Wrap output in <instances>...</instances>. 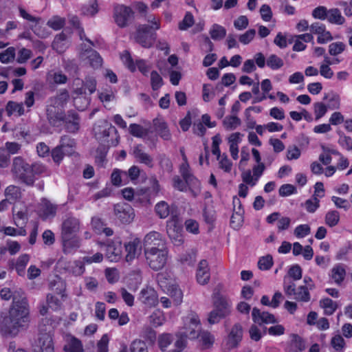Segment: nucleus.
Wrapping results in <instances>:
<instances>
[{
	"mask_svg": "<svg viewBox=\"0 0 352 352\" xmlns=\"http://www.w3.org/2000/svg\"><path fill=\"white\" fill-rule=\"evenodd\" d=\"M319 202L320 201L317 197L314 196L311 199H307L305 202L304 206L307 212L313 213L319 207Z\"/></svg>",
	"mask_w": 352,
	"mask_h": 352,
	"instance_id": "nucleus-63",
	"label": "nucleus"
},
{
	"mask_svg": "<svg viewBox=\"0 0 352 352\" xmlns=\"http://www.w3.org/2000/svg\"><path fill=\"white\" fill-rule=\"evenodd\" d=\"M70 272L74 276H81L85 271L83 261H75L70 266Z\"/></svg>",
	"mask_w": 352,
	"mask_h": 352,
	"instance_id": "nucleus-58",
	"label": "nucleus"
},
{
	"mask_svg": "<svg viewBox=\"0 0 352 352\" xmlns=\"http://www.w3.org/2000/svg\"><path fill=\"white\" fill-rule=\"evenodd\" d=\"M63 122L69 133H76L79 129V117L74 111H69L67 116H65Z\"/></svg>",
	"mask_w": 352,
	"mask_h": 352,
	"instance_id": "nucleus-21",
	"label": "nucleus"
},
{
	"mask_svg": "<svg viewBox=\"0 0 352 352\" xmlns=\"http://www.w3.org/2000/svg\"><path fill=\"white\" fill-rule=\"evenodd\" d=\"M314 109L316 120H318L326 114L328 107L324 103L318 102L314 103Z\"/></svg>",
	"mask_w": 352,
	"mask_h": 352,
	"instance_id": "nucleus-61",
	"label": "nucleus"
},
{
	"mask_svg": "<svg viewBox=\"0 0 352 352\" xmlns=\"http://www.w3.org/2000/svg\"><path fill=\"white\" fill-rule=\"evenodd\" d=\"M59 146L63 149L66 155H70L74 153L76 142L67 135H63L60 138Z\"/></svg>",
	"mask_w": 352,
	"mask_h": 352,
	"instance_id": "nucleus-28",
	"label": "nucleus"
},
{
	"mask_svg": "<svg viewBox=\"0 0 352 352\" xmlns=\"http://www.w3.org/2000/svg\"><path fill=\"white\" fill-rule=\"evenodd\" d=\"M166 248V242L162 235L157 232L152 231L148 233L144 239V250L149 249Z\"/></svg>",
	"mask_w": 352,
	"mask_h": 352,
	"instance_id": "nucleus-10",
	"label": "nucleus"
},
{
	"mask_svg": "<svg viewBox=\"0 0 352 352\" xmlns=\"http://www.w3.org/2000/svg\"><path fill=\"white\" fill-rule=\"evenodd\" d=\"M346 47V45L340 41L332 43L329 45V53L330 55L336 56L342 53Z\"/></svg>",
	"mask_w": 352,
	"mask_h": 352,
	"instance_id": "nucleus-48",
	"label": "nucleus"
},
{
	"mask_svg": "<svg viewBox=\"0 0 352 352\" xmlns=\"http://www.w3.org/2000/svg\"><path fill=\"white\" fill-rule=\"evenodd\" d=\"M63 252L69 254L78 248L80 245V239L76 235L60 236Z\"/></svg>",
	"mask_w": 352,
	"mask_h": 352,
	"instance_id": "nucleus-20",
	"label": "nucleus"
},
{
	"mask_svg": "<svg viewBox=\"0 0 352 352\" xmlns=\"http://www.w3.org/2000/svg\"><path fill=\"white\" fill-rule=\"evenodd\" d=\"M11 172L15 178L28 186H33L34 178L30 174V165L20 156L12 160Z\"/></svg>",
	"mask_w": 352,
	"mask_h": 352,
	"instance_id": "nucleus-3",
	"label": "nucleus"
},
{
	"mask_svg": "<svg viewBox=\"0 0 352 352\" xmlns=\"http://www.w3.org/2000/svg\"><path fill=\"white\" fill-rule=\"evenodd\" d=\"M273 265V258L271 255L261 257L258 262V267L261 270H268Z\"/></svg>",
	"mask_w": 352,
	"mask_h": 352,
	"instance_id": "nucleus-60",
	"label": "nucleus"
},
{
	"mask_svg": "<svg viewBox=\"0 0 352 352\" xmlns=\"http://www.w3.org/2000/svg\"><path fill=\"white\" fill-rule=\"evenodd\" d=\"M15 55L14 47H8L5 51L0 53V61L2 63H8L14 60Z\"/></svg>",
	"mask_w": 352,
	"mask_h": 352,
	"instance_id": "nucleus-47",
	"label": "nucleus"
},
{
	"mask_svg": "<svg viewBox=\"0 0 352 352\" xmlns=\"http://www.w3.org/2000/svg\"><path fill=\"white\" fill-rule=\"evenodd\" d=\"M146 262L154 271L162 270L166 265L168 258L167 248L149 249L144 250Z\"/></svg>",
	"mask_w": 352,
	"mask_h": 352,
	"instance_id": "nucleus-5",
	"label": "nucleus"
},
{
	"mask_svg": "<svg viewBox=\"0 0 352 352\" xmlns=\"http://www.w3.org/2000/svg\"><path fill=\"white\" fill-rule=\"evenodd\" d=\"M121 254L120 245L115 246L114 245H108L107 248V255L111 261H117L120 258Z\"/></svg>",
	"mask_w": 352,
	"mask_h": 352,
	"instance_id": "nucleus-49",
	"label": "nucleus"
},
{
	"mask_svg": "<svg viewBox=\"0 0 352 352\" xmlns=\"http://www.w3.org/2000/svg\"><path fill=\"white\" fill-rule=\"evenodd\" d=\"M85 55L92 67L98 68L101 67L102 58L96 51L92 49L87 50L85 52Z\"/></svg>",
	"mask_w": 352,
	"mask_h": 352,
	"instance_id": "nucleus-33",
	"label": "nucleus"
},
{
	"mask_svg": "<svg viewBox=\"0 0 352 352\" xmlns=\"http://www.w3.org/2000/svg\"><path fill=\"white\" fill-rule=\"evenodd\" d=\"M153 125L159 135L164 140H169L171 138L170 133L166 123L160 119H154Z\"/></svg>",
	"mask_w": 352,
	"mask_h": 352,
	"instance_id": "nucleus-26",
	"label": "nucleus"
},
{
	"mask_svg": "<svg viewBox=\"0 0 352 352\" xmlns=\"http://www.w3.org/2000/svg\"><path fill=\"white\" fill-rule=\"evenodd\" d=\"M159 165L163 172L170 173L173 169V165L170 159L165 154H160L157 156Z\"/></svg>",
	"mask_w": 352,
	"mask_h": 352,
	"instance_id": "nucleus-39",
	"label": "nucleus"
},
{
	"mask_svg": "<svg viewBox=\"0 0 352 352\" xmlns=\"http://www.w3.org/2000/svg\"><path fill=\"white\" fill-rule=\"evenodd\" d=\"M165 292L173 298L176 305H179L182 302L183 294L177 285L173 283L165 291Z\"/></svg>",
	"mask_w": 352,
	"mask_h": 352,
	"instance_id": "nucleus-40",
	"label": "nucleus"
},
{
	"mask_svg": "<svg viewBox=\"0 0 352 352\" xmlns=\"http://www.w3.org/2000/svg\"><path fill=\"white\" fill-rule=\"evenodd\" d=\"M52 47L58 52L62 53L67 47V36L65 33L61 32L57 34L52 43Z\"/></svg>",
	"mask_w": 352,
	"mask_h": 352,
	"instance_id": "nucleus-34",
	"label": "nucleus"
},
{
	"mask_svg": "<svg viewBox=\"0 0 352 352\" xmlns=\"http://www.w3.org/2000/svg\"><path fill=\"white\" fill-rule=\"evenodd\" d=\"M283 289L288 297L293 296V299L300 302H308L311 300V294L308 288L305 285H300L296 287V284L290 278H285L283 283Z\"/></svg>",
	"mask_w": 352,
	"mask_h": 352,
	"instance_id": "nucleus-4",
	"label": "nucleus"
},
{
	"mask_svg": "<svg viewBox=\"0 0 352 352\" xmlns=\"http://www.w3.org/2000/svg\"><path fill=\"white\" fill-rule=\"evenodd\" d=\"M133 153L134 157L138 162L143 164L149 168L153 167V157L149 154L144 152V151L142 149L141 145H138L135 146L133 148Z\"/></svg>",
	"mask_w": 352,
	"mask_h": 352,
	"instance_id": "nucleus-22",
	"label": "nucleus"
},
{
	"mask_svg": "<svg viewBox=\"0 0 352 352\" xmlns=\"http://www.w3.org/2000/svg\"><path fill=\"white\" fill-rule=\"evenodd\" d=\"M41 208L39 211V216L43 220L54 218L56 214L58 206L52 204L45 198L41 199Z\"/></svg>",
	"mask_w": 352,
	"mask_h": 352,
	"instance_id": "nucleus-17",
	"label": "nucleus"
},
{
	"mask_svg": "<svg viewBox=\"0 0 352 352\" xmlns=\"http://www.w3.org/2000/svg\"><path fill=\"white\" fill-rule=\"evenodd\" d=\"M320 305L324 309V314L327 316L332 315L338 308L337 303L329 298L321 299Z\"/></svg>",
	"mask_w": 352,
	"mask_h": 352,
	"instance_id": "nucleus-36",
	"label": "nucleus"
},
{
	"mask_svg": "<svg viewBox=\"0 0 352 352\" xmlns=\"http://www.w3.org/2000/svg\"><path fill=\"white\" fill-rule=\"evenodd\" d=\"M210 34L213 40H221L226 35V30L220 25L214 24L210 30Z\"/></svg>",
	"mask_w": 352,
	"mask_h": 352,
	"instance_id": "nucleus-41",
	"label": "nucleus"
},
{
	"mask_svg": "<svg viewBox=\"0 0 352 352\" xmlns=\"http://www.w3.org/2000/svg\"><path fill=\"white\" fill-rule=\"evenodd\" d=\"M96 138L102 143L107 144L108 146H116L119 142L118 131L107 120L98 122L94 127Z\"/></svg>",
	"mask_w": 352,
	"mask_h": 352,
	"instance_id": "nucleus-2",
	"label": "nucleus"
},
{
	"mask_svg": "<svg viewBox=\"0 0 352 352\" xmlns=\"http://www.w3.org/2000/svg\"><path fill=\"white\" fill-rule=\"evenodd\" d=\"M331 272V278L337 285H340L346 276V271L343 265L341 264L334 265Z\"/></svg>",
	"mask_w": 352,
	"mask_h": 352,
	"instance_id": "nucleus-31",
	"label": "nucleus"
},
{
	"mask_svg": "<svg viewBox=\"0 0 352 352\" xmlns=\"http://www.w3.org/2000/svg\"><path fill=\"white\" fill-rule=\"evenodd\" d=\"M6 110L9 114L13 113H18L19 116L24 113V108L22 102L18 103L13 101H10L7 104Z\"/></svg>",
	"mask_w": 352,
	"mask_h": 352,
	"instance_id": "nucleus-53",
	"label": "nucleus"
},
{
	"mask_svg": "<svg viewBox=\"0 0 352 352\" xmlns=\"http://www.w3.org/2000/svg\"><path fill=\"white\" fill-rule=\"evenodd\" d=\"M201 331V323L197 316H187L184 320V326L179 329V335L188 337V339L197 338Z\"/></svg>",
	"mask_w": 352,
	"mask_h": 352,
	"instance_id": "nucleus-8",
	"label": "nucleus"
},
{
	"mask_svg": "<svg viewBox=\"0 0 352 352\" xmlns=\"http://www.w3.org/2000/svg\"><path fill=\"white\" fill-rule=\"evenodd\" d=\"M66 23V19L58 15L53 16L47 22V25L54 30L62 29Z\"/></svg>",
	"mask_w": 352,
	"mask_h": 352,
	"instance_id": "nucleus-42",
	"label": "nucleus"
},
{
	"mask_svg": "<svg viewBox=\"0 0 352 352\" xmlns=\"http://www.w3.org/2000/svg\"><path fill=\"white\" fill-rule=\"evenodd\" d=\"M113 19L116 25L124 28L127 27L134 18V12L129 7L122 4H117L113 8Z\"/></svg>",
	"mask_w": 352,
	"mask_h": 352,
	"instance_id": "nucleus-7",
	"label": "nucleus"
},
{
	"mask_svg": "<svg viewBox=\"0 0 352 352\" xmlns=\"http://www.w3.org/2000/svg\"><path fill=\"white\" fill-rule=\"evenodd\" d=\"M327 20L329 23L338 25H342L346 22L341 11L336 8L329 9Z\"/></svg>",
	"mask_w": 352,
	"mask_h": 352,
	"instance_id": "nucleus-27",
	"label": "nucleus"
},
{
	"mask_svg": "<svg viewBox=\"0 0 352 352\" xmlns=\"http://www.w3.org/2000/svg\"><path fill=\"white\" fill-rule=\"evenodd\" d=\"M157 282L162 289L165 292L171 285L173 280L166 272H161L157 274Z\"/></svg>",
	"mask_w": 352,
	"mask_h": 352,
	"instance_id": "nucleus-37",
	"label": "nucleus"
},
{
	"mask_svg": "<svg viewBox=\"0 0 352 352\" xmlns=\"http://www.w3.org/2000/svg\"><path fill=\"white\" fill-rule=\"evenodd\" d=\"M340 221V214L336 210L329 211L325 216V223L330 227L336 226Z\"/></svg>",
	"mask_w": 352,
	"mask_h": 352,
	"instance_id": "nucleus-50",
	"label": "nucleus"
},
{
	"mask_svg": "<svg viewBox=\"0 0 352 352\" xmlns=\"http://www.w3.org/2000/svg\"><path fill=\"white\" fill-rule=\"evenodd\" d=\"M47 117L49 122L54 126H58L64 120L65 115L60 109L47 107Z\"/></svg>",
	"mask_w": 352,
	"mask_h": 352,
	"instance_id": "nucleus-23",
	"label": "nucleus"
},
{
	"mask_svg": "<svg viewBox=\"0 0 352 352\" xmlns=\"http://www.w3.org/2000/svg\"><path fill=\"white\" fill-rule=\"evenodd\" d=\"M179 172L186 181V186L188 188L201 186L200 182L192 174L188 163H182L179 168Z\"/></svg>",
	"mask_w": 352,
	"mask_h": 352,
	"instance_id": "nucleus-18",
	"label": "nucleus"
},
{
	"mask_svg": "<svg viewBox=\"0 0 352 352\" xmlns=\"http://www.w3.org/2000/svg\"><path fill=\"white\" fill-rule=\"evenodd\" d=\"M131 352H148L147 346L144 341L135 340L130 346Z\"/></svg>",
	"mask_w": 352,
	"mask_h": 352,
	"instance_id": "nucleus-64",
	"label": "nucleus"
},
{
	"mask_svg": "<svg viewBox=\"0 0 352 352\" xmlns=\"http://www.w3.org/2000/svg\"><path fill=\"white\" fill-rule=\"evenodd\" d=\"M134 41L144 48L151 47L157 38V34L151 30L149 25L140 24L132 34Z\"/></svg>",
	"mask_w": 352,
	"mask_h": 352,
	"instance_id": "nucleus-6",
	"label": "nucleus"
},
{
	"mask_svg": "<svg viewBox=\"0 0 352 352\" xmlns=\"http://www.w3.org/2000/svg\"><path fill=\"white\" fill-rule=\"evenodd\" d=\"M140 300L148 306L155 305L157 302L155 291L151 287H146L140 292Z\"/></svg>",
	"mask_w": 352,
	"mask_h": 352,
	"instance_id": "nucleus-24",
	"label": "nucleus"
},
{
	"mask_svg": "<svg viewBox=\"0 0 352 352\" xmlns=\"http://www.w3.org/2000/svg\"><path fill=\"white\" fill-rule=\"evenodd\" d=\"M151 82L153 90H157L163 85L162 78L156 71H153L151 73Z\"/></svg>",
	"mask_w": 352,
	"mask_h": 352,
	"instance_id": "nucleus-62",
	"label": "nucleus"
},
{
	"mask_svg": "<svg viewBox=\"0 0 352 352\" xmlns=\"http://www.w3.org/2000/svg\"><path fill=\"white\" fill-rule=\"evenodd\" d=\"M30 322V309L25 298L13 297L8 311L0 314V335L6 338L16 337Z\"/></svg>",
	"mask_w": 352,
	"mask_h": 352,
	"instance_id": "nucleus-1",
	"label": "nucleus"
},
{
	"mask_svg": "<svg viewBox=\"0 0 352 352\" xmlns=\"http://www.w3.org/2000/svg\"><path fill=\"white\" fill-rule=\"evenodd\" d=\"M266 65L272 70H277L284 65L282 58L276 54L270 55L266 60Z\"/></svg>",
	"mask_w": 352,
	"mask_h": 352,
	"instance_id": "nucleus-43",
	"label": "nucleus"
},
{
	"mask_svg": "<svg viewBox=\"0 0 352 352\" xmlns=\"http://www.w3.org/2000/svg\"><path fill=\"white\" fill-rule=\"evenodd\" d=\"M155 212L161 218H166L170 213L169 206L165 201H161L156 204Z\"/></svg>",
	"mask_w": 352,
	"mask_h": 352,
	"instance_id": "nucleus-55",
	"label": "nucleus"
},
{
	"mask_svg": "<svg viewBox=\"0 0 352 352\" xmlns=\"http://www.w3.org/2000/svg\"><path fill=\"white\" fill-rule=\"evenodd\" d=\"M30 260V256L28 254H22L21 255L16 263L15 268L19 275H21L24 273L25 268Z\"/></svg>",
	"mask_w": 352,
	"mask_h": 352,
	"instance_id": "nucleus-52",
	"label": "nucleus"
},
{
	"mask_svg": "<svg viewBox=\"0 0 352 352\" xmlns=\"http://www.w3.org/2000/svg\"><path fill=\"white\" fill-rule=\"evenodd\" d=\"M30 174L34 178V175H48L49 171L45 165L36 162L30 166Z\"/></svg>",
	"mask_w": 352,
	"mask_h": 352,
	"instance_id": "nucleus-46",
	"label": "nucleus"
},
{
	"mask_svg": "<svg viewBox=\"0 0 352 352\" xmlns=\"http://www.w3.org/2000/svg\"><path fill=\"white\" fill-rule=\"evenodd\" d=\"M214 309L219 314L226 317L231 312V304L220 294H214L213 296Z\"/></svg>",
	"mask_w": 352,
	"mask_h": 352,
	"instance_id": "nucleus-15",
	"label": "nucleus"
},
{
	"mask_svg": "<svg viewBox=\"0 0 352 352\" xmlns=\"http://www.w3.org/2000/svg\"><path fill=\"white\" fill-rule=\"evenodd\" d=\"M252 320L259 325L263 324H274L277 321L274 316L267 311H261L257 307H254L252 311Z\"/></svg>",
	"mask_w": 352,
	"mask_h": 352,
	"instance_id": "nucleus-16",
	"label": "nucleus"
},
{
	"mask_svg": "<svg viewBox=\"0 0 352 352\" xmlns=\"http://www.w3.org/2000/svg\"><path fill=\"white\" fill-rule=\"evenodd\" d=\"M194 24L193 15L188 12L186 13L183 20L179 23V28L181 30H186L192 27Z\"/></svg>",
	"mask_w": 352,
	"mask_h": 352,
	"instance_id": "nucleus-59",
	"label": "nucleus"
},
{
	"mask_svg": "<svg viewBox=\"0 0 352 352\" xmlns=\"http://www.w3.org/2000/svg\"><path fill=\"white\" fill-rule=\"evenodd\" d=\"M38 344L41 352H54L52 338L49 334H42L38 338Z\"/></svg>",
	"mask_w": 352,
	"mask_h": 352,
	"instance_id": "nucleus-29",
	"label": "nucleus"
},
{
	"mask_svg": "<svg viewBox=\"0 0 352 352\" xmlns=\"http://www.w3.org/2000/svg\"><path fill=\"white\" fill-rule=\"evenodd\" d=\"M69 97V96L68 91L65 89H63L56 96L50 98V105L48 107L60 109V107H62L67 102Z\"/></svg>",
	"mask_w": 352,
	"mask_h": 352,
	"instance_id": "nucleus-25",
	"label": "nucleus"
},
{
	"mask_svg": "<svg viewBox=\"0 0 352 352\" xmlns=\"http://www.w3.org/2000/svg\"><path fill=\"white\" fill-rule=\"evenodd\" d=\"M65 352H84L82 344L80 340L72 337L64 346Z\"/></svg>",
	"mask_w": 352,
	"mask_h": 352,
	"instance_id": "nucleus-35",
	"label": "nucleus"
},
{
	"mask_svg": "<svg viewBox=\"0 0 352 352\" xmlns=\"http://www.w3.org/2000/svg\"><path fill=\"white\" fill-rule=\"evenodd\" d=\"M230 218V226L235 230L239 229L243 223V208H234Z\"/></svg>",
	"mask_w": 352,
	"mask_h": 352,
	"instance_id": "nucleus-32",
	"label": "nucleus"
},
{
	"mask_svg": "<svg viewBox=\"0 0 352 352\" xmlns=\"http://www.w3.org/2000/svg\"><path fill=\"white\" fill-rule=\"evenodd\" d=\"M197 281L199 284L206 285L210 278V269L206 260H201L198 265L196 274Z\"/></svg>",
	"mask_w": 352,
	"mask_h": 352,
	"instance_id": "nucleus-19",
	"label": "nucleus"
},
{
	"mask_svg": "<svg viewBox=\"0 0 352 352\" xmlns=\"http://www.w3.org/2000/svg\"><path fill=\"white\" fill-rule=\"evenodd\" d=\"M173 339L170 333H162L158 337V346L162 351L166 349L172 343Z\"/></svg>",
	"mask_w": 352,
	"mask_h": 352,
	"instance_id": "nucleus-51",
	"label": "nucleus"
},
{
	"mask_svg": "<svg viewBox=\"0 0 352 352\" xmlns=\"http://www.w3.org/2000/svg\"><path fill=\"white\" fill-rule=\"evenodd\" d=\"M328 12L325 6H320L313 10L311 15L314 19L324 21L327 19Z\"/></svg>",
	"mask_w": 352,
	"mask_h": 352,
	"instance_id": "nucleus-56",
	"label": "nucleus"
},
{
	"mask_svg": "<svg viewBox=\"0 0 352 352\" xmlns=\"http://www.w3.org/2000/svg\"><path fill=\"white\" fill-rule=\"evenodd\" d=\"M80 223L78 219L73 216H67L61 225L60 236L76 235L80 230Z\"/></svg>",
	"mask_w": 352,
	"mask_h": 352,
	"instance_id": "nucleus-13",
	"label": "nucleus"
},
{
	"mask_svg": "<svg viewBox=\"0 0 352 352\" xmlns=\"http://www.w3.org/2000/svg\"><path fill=\"white\" fill-rule=\"evenodd\" d=\"M197 338H199V341L205 349L210 348L214 342V336L207 331H200Z\"/></svg>",
	"mask_w": 352,
	"mask_h": 352,
	"instance_id": "nucleus-38",
	"label": "nucleus"
},
{
	"mask_svg": "<svg viewBox=\"0 0 352 352\" xmlns=\"http://www.w3.org/2000/svg\"><path fill=\"white\" fill-rule=\"evenodd\" d=\"M165 317L162 311L156 310L150 316V322L154 327H159L164 324Z\"/></svg>",
	"mask_w": 352,
	"mask_h": 352,
	"instance_id": "nucleus-54",
	"label": "nucleus"
},
{
	"mask_svg": "<svg viewBox=\"0 0 352 352\" xmlns=\"http://www.w3.org/2000/svg\"><path fill=\"white\" fill-rule=\"evenodd\" d=\"M306 349L305 342L298 334H291L289 340L285 343L284 350L285 352H301Z\"/></svg>",
	"mask_w": 352,
	"mask_h": 352,
	"instance_id": "nucleus-14",
	"label": "nucleus"
},
{
	"mask_svg": "<svg viewBox=\"0 0 352 352\" xmlns=\"http://www.w3.org/2000/svg\"><path fill=\"white\" fill-rule=\"evenodd\" d=\"M6 199L10 203L14 202L21 197V192L19 187L9 186L5 191Z\"/></svg>",
	"mask_w": 352,
	"mask_h": 352,
	"instance_id": "nucleus-44",
	"label": "nucleus"
},
{
	"mask_svg": "<svg viewBox=\"0 0 352 352\" xmlns=\"http://www.w3.org/2000/svg\"><path fill=\"white\" fill-rule=\"evenodd\" d=\"M166 232L175 245H179L183 243L182 228L176 220L171 219L167 221Z\"/></svg>",
	"mask_w": 352,
	"mask_h": 352,
	"instance_id": "nucleus-12",
	"label": "nucleus"
},
{
	"mask_svg": "<svg viewBox=\"0 0 352 352\" xmlns=\"http://www.w3.org/2000/svg\"><path fill=\"white\" fill-rule=\"evenodd\" d=\"M129 132L130 133L135 137L137 138H143L146 136L148 131V129H144L140 124H131L129 125Z\"/></svg>",
	"mask_w": 352,
	"mask_h": 352,
	"instance_id": "nucleus-45",
	"label": "nucleus"
},
{
	"mask_svg": "<svg viewBox=\"0 0 352 352\" xmlns=\"http://www.w3.org/2000/svg\"><path fill=\"white\" fill-rule=\"evenodd\" d=\"M114 214L122 223H131L135 216L133 208L126 203H119L114 206Z\"/></svg>",
	"mask_w": 352,
	"mask_h": 352,
	"instance_id": "nucleus-9",
	"label": "nucleus"
},
{
	"mask_svg": "<svg viewBox=\"0 0 352 352\" xmlns=\"http://www.w3.org/2000/svg\"><path fill=\"white\" fill-rule=\"evenodd\" d=\"M139 245L140 241L138 239H135L124 245L126 252V261L127 262H130L135 258Z\"/></svg>",
	"mask_w": 352,
	"mask_h": 352,
	"instance_id": "nucleus-30",
	"label": "nucleus"
},
{
	"mask_svg": "<svg viewBox=\"0 0 352 352\" xmlns=\"http://www.w3.org/2000/svg\"><path fill=\"white\" fill-rule=\"evenodd\" d=\"M243 337V328L239 323H236L231 328L226 340L225 349L230 351L236 348Z\"/></svg>",
	"mask_w": 352,
	"mask_h": 352,
	"instance_id": "nucleus-11",
	"label": "nucleus"
},
{
	"mask_svg": "<svg viewBox=\"0 0 352 352\" xmlns=\"http://www.w3.org/2000/svg\"><path fill=\"white\" fill-rule=\"evenodd\" d=\"M240 124V119L235 116L226 117L223 120L224 126L229 130L235 129Z\"/></svg>",
	"mask_w": 352,
	"mask_h": 352,
	"instance_id": "nucleus-57",
	"label": "nucleus"
}]
</instances>
